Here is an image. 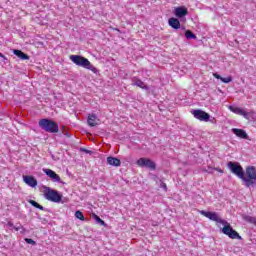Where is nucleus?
Instances as JSON below:
<instances>
[{
	"instance_id": "obj_13",
	"label": "nucleus",
	"mask_w": 256,
	"mask_h": 256,
	"mask_svg": "<svg viewBox=\"0 0 256 256\" xmlns=\"http://www.w3.org/2000/svg\"><path fill=\"white\" fill-rule=\"evenodd\" d=\"M23 181L28 185L29 187H35L37 185V179L31 175H24Z\"/></svg>"
},
{
	"instance_id": "obj_6",
	"label": "nucleus",
	"mask_w": 256,
	"mask_h": 256,
	"mask_svg": "<svg viewBox=\"0 0 256 256\" xmlns=\"http://www.w3.org/2000/svg\"><path fill=\"white\" fill-rule=\"evenodd\" d=\"M136 164L138 167H146V169H150L151 171L157 169V164L149 158H140L137 160Z\"/></svg>"
},
{
	"instance_id": "obj_10",
	"label": "nucleus",
	"mask_w": 256,
	"mask_h": 256,
	"mask_svg": "<svg viewBox=\"0 0 256 256\" xmlns=\"http://www.w3.org/2000/svg\"><path fill=\"white\" fill-rule=\"evenodd\" d=\"M228 109H230L232 113H235L236 115H241L244 117V119H249V113L237 106H229Z\"/></svg>"
},
{
	"instance_id": "obj_11",
	"label": "nucleus",
	"mask_w": 256,
	"mask_h": 256,
	"mask_svg": "<svg viewBox=\"0 0 256 256\" xmlns=\"http://www.w3.org/2000/svg\"><path fill=\"white\" fill-rule=\"evenodd\" d=\"M132 85L140 87V89H143L144 91H149V86L137 77L132 78Z\"/></svg>"
},
{
	"instance_id": "obj_4",
	"label": "nucleus",
	"mask_w": 256,
	"mask_h": 256,
	"mask_svg": "<svg viewBox=\"0 0 256 256\" xmlns=\"http://www.w3.org/2000/svg\"><path fill=\"white\" fill-rule=\"evenodd\" d=\"M38 125L46 133H59V125L49 118L40 119Z\"/></svg>"
},
{
	"instance_id": "obj_19",
	"label": "nucleus",
	"mask_w": 256,
	"mask_h": 256,
	"mask_svg": "<svg viewBox=\"0 0 256 256\" xmlns=\"http://www.w3.org/2000/svg\"><path fill=\"white\" fill-rule=\"evenodd\" d=\"M28 203L32 205V207H35L36 209H40V211H45V207L41 206V204L37 203L35 200H29Z\"/></svg>"
},
{
	"instance_id": "obj_21",
	"label": "nucleus",
	"mask_w": 256,
	"mask_h": 256,
	"mask_svg": "<svg viewBox=\"0 0 256 256\" xmlns=\"http://www.w3.org/2000/svg\"><path fill=\"white\" fill-rule=\"evenodd\" d=\"M76 219H79L80 221H85V216L83 215V212L77 210L75 212Z\"/></svg>"
},
{
	"instance_id": "obj_7",
	"label": "nucleus",
	"mask_w": 256,
	"mask_h": 256,
	"mask_svg": "<svg viewBox=\"0 0 256 256\" xmlns=\"http://www.w3.org/2000/svg\"><path fill=\"white\" fill-rule=\"evenodd\" d=\"M191 113L195 119H198V121H204V123H208L209 119H211V115L201 109L192 110Z\"/></svg>"
},
{
	"instance_id": "obj_26",
	"label": "nucleus",
	"mask_w": 256,
	"mask_h": 256,
	"mask_svg": "<svg viewBox=\"0 0 256 256\" xmlns=\"http://www.w3.org/2000/svg\"><path fill=\"white\" fill-rule=\"evenodd\" d=\"M208 122L215 125L217 123V119H215V117H212V118H209Z\"/></svg>"
},
{
	"instance_id": "obj_30",
	"label": "nucleus",
	"mask_w": 256,
	"mask_h": 256,
	"mask_svg": "<svg viewBox=\"0 0 256 256\" xmlns=\"http://www.w3.org/2000/svg\"><path fill=\"white\" fill-rule=\"evenodd\" d=\"M21 227H23V226H21V225L18 227L14 226V229H15V231H19L21 229Z\"/></svg>"
},
{
	"instance_id": "obj_12",
	"label": "nucleus",
	"mask_w": 256,
	"mask_h": 256,
	"mask_svg": "<svg viewBox=\"0 0 256 256\" xmlns=\"http://www.w3.org/2000/svg\"><path fill=\"white\" fill-rule=\"evenodd\" d=\"M232 133L236 135V137H239L240 139H249V135L243 129L232 128Z\"/></svg>"
},
{
	"instance_id": "obj_33",
	"label": "nucleus",
	"mask_w": 256,
	"mask_h": 256,
	"mask_svg": "<svg viewBox=\"0 0 256 256\" xmlns=\"http://www.w3.org/2000/svg\"><path fill=\"white\" fill-rule=\"evenodd\" d=\"M218 171H219V173H223V170H221V169H219Z\"/></svg>"
},
{
	"instance_id": "obj_31",
	"label": "nucleus",
	"mask_w": 256,
	"mask_h": 256,
	"mask_svg": "<svg viewBox=\"0 0 256 256\" xmlns=\"http://www.w3.org/2000/svg\"><path fill=\"white\" fill-rule=\"evenodd\" d=\"M8 227H15L14 225H13V222H8Z\"/></svg>"
},
{
	"instance_id": "obj_27",
	"label": "nucleus",
	"mask_w": 256,
	"mask_h": 256,
	"mask_svg": "<svg viewBox=\"0 0 256 256\" xmlns=\"http://www.w3.org/2000/svg\"><path fill=\"white\" fill-rule=\"evenodd\" d=\"M213 76L215 77V79H220V81L221 79H223V77L217 73H214Z\"/></svg>"
},
{
	"instance_id": "obj_14",
	"label": "nucleus",
	"mask_w": 256,
	"mask_h": 256,
	"mask_svg": "<svg viewBox=\"0 0 256 256\" xmlns=\"http://www.w3.org/2000/svg\"><path fill=\"white\" fill-rule=\"evenodd\" d=\"M168 24L172 29H181V22L177 18H169Z\"/></svg>"
},
{
	"instance_id": "obj_29",
	"label": "nucleus",
	"mask_w": 256,
	"mask_h": 256,
	"mask_svg": "<svg viewBox=\"0 0 256 256\" xmlns=\"http://www.w3.org/2000/svg\"><path fill=\"white\" fill-rule=\"evenodd\" d=\"M82 151H84V153H87V154L91 155V150H88V149H82Z\"/></svg>"
},
{
	"instance_id": "obj_5",
	"label": "nucleus",
	"mask_w": 256,
	"mask_h": 256,
	"mask_svg": "<svg viewBox=\"0 0 256 256\" xmlns=\"http://www.w3.org/2000/svg\"><path fill=\"white\" fill-rule=\"evenodd\" d=\"M44 197L47 201H51L52 203H61L63 199V195L59 193L57 190L51 189V187L44 186Z\"/></svg>"
},
{
	"instance_id": "obj_28",
	"label": "nucleus",
	"mask_w": 256,
	"mask_h": 256,
	"mask_svg": "<svg viewBox=\"0 0 256 256\" xmlns=\"http://www.w3.org/2000/svg\"><path fill=\"white\" fill-rule=\"evenodd\" d=\"M0 57L4 60L7 61V57H5V55H3V53L0 52Z\"/></svg>"
},
{
	"instance_id": "obj_25",
	"label": "nucleus",
	"mask_w": 256,
	"mask_h": 256,
	"mask_svg": "<svg viewBox=\"0 0 256 256\" xmlns=\"http://www.w3.org/2000/svg\"><path fill=\"white\" fill-rule=\"evenodd\" d=\"M160 187L162 189H164V191H167V184H165V182H163V180H160Z\"/></svg>"
},
{
	"instance_id": "obj_15",
	"label": "nucleus",
	"mask_w": 256,
	"mask_h": 256,
	"mask_svg": "<svg viewBox=\"0 0 256 256\" xmlns=\"http://www.w3.org/2000/svg\"><path fill=\"white\" fill-rule=\"evenodd\" d=\"M108 165H112L113 167H121V160L119 158H115L113 156H109L107 158Z\"/></svg>"
},
{
	"instance_id": "obj_22",
	"label": "nucleus",
	"mask_w": 256,
	"mask_h": 256,
	"mask_svg": "<svg viewBox=\"0 0 256 256\" xmlns=\"http://www.w3.org/2000/svg\"><path fill=\"white\" fill-rule=\"evenodd\" d=\"M94 219H95L96 223H99L100 225H105V221H103V219H101V217L97 216V214H94Z\"/></svg>"
},
{
	"instance_id": "obj_23",
	"label": "nucleus",
	"mask_w": 256,
	"mask_h": 256,
	"mask_svg": "<svg viewBox=\"0 0 256 256\" xmlns=\"http://www.w3.org/2000/svg\"><path fill=\"white\" fill-rule=\"evenodd\" d=\"M221 81H222V83H231V81H233V77H231V76H228L226 78L222 77Z\"/></svg>"
},
{
	"instance_id": "obj_9",
	"label": "nucleus",
	"mask_w": 256,
	"mask_h": 256,
	"mask_svg": "<svg viewBox=\"0 0 256 256\" xmlns=\"http://www.w3.org/2000/svg\"><path fill=\"white\" fill-rule=\"evenodd\" d=\"M45 175H47V177H49L52 181H54V183H61V177L58 176L57 173H55V171L51 170V169H43Z\"/></svg>"
},
{
	"instance_id": "obj_32",
	"label": "nucleus",
	"mask_w": 256,
	"mask_h": 256,
	"mask_svg": "<svg viewBox=\"0 0 256 256\" xmlns=\"http://www.w3.org/2000/svg\"><path fill=\"white\" fill-rule=\"evenodd\" d=\"M51 157H52V159H53L54 161H56L55 155L52 154Z\"/></svg>"
},
{
	"instance_id": "obj_1",
	"label": "nucleus",
	"mask_w": 256,
	"mask_h": 256,
	"mask_svg": "<svg viewBox=\"0 0 256 256\" xmlns=\"http://www.w3.org/2000/svg\"><path fill=\"white\" fill-rule=\"evenodd\" d=\"M228 168L231 173L236 175L244 182L245 187H253L256 183V168L255 166L246 167V172L243 170V166L239 162H228Z\"/></svg>"
},
{
	"instance_id": "obj_24",
	"label": "nucleus",
	"mask_w": 256,
	"mask_h": 256,
	"mask_svg": "<svg viewBox=\"0 0 256 256\" xmlns=\"http://www.w3.org/2000/svg\"><path fill=\"white\" fill-rule=\"evenodd\" d=\"M25 242L28 243V245H36V242L31 238H26Z\"/></svg>"
},
{
	"instance_id": "obj_18",
	"label": "nucleus",
	"mask_w": 256,
	"mask_h": 256,
	"mask_svg": "<svg viewBox=\"0 0 256 256\" xmlns=\"http://www.w3.org/2000/svg\"><path fill=\"white\" fill-rule=\"evenodd\" d=\"M242 219L243 221H246V223H251L252 225H256V217L243 214Z\"/></svg>"
},
{
	"instance_id": "obj_3",
	"label": "nucleus",
	"mask_w": 256,
	"mask_h": 256,
	"mask_svg": "<svg viewBox=\"0 0 256 256\" xmlns=\"http://www.w3.org/2000/svg\"><path fill=\"white\" fill-rule=\"evenodd\" d=\"M70 61L74 63V65H77L78 67H83L84 69H88L89 71H92V73H99V70L91 62L89 59L81 56V55H70L69 56Z\"/></svg>"
},
{
	"instance_id": "obj_8",
	"label": "nucleus",
	"mask_w": 256,
	"mask_h": 256,
	"mask_svg": "<svg viewBox=\"0 0 256 256\" xmlns=\"http://www.w3.org/2000/svg\"><path fill=\"white\" fill-rule=\"evenodd\" d=\"M174 15L178 17V19H182V17L189 15V10L185 6L176 7L174 9Z\"/></svg>"
},
{
	"instance_id": "obj_20",
	"label": "nucleus",
	"mask_w": 256,
	"mask_h": 256,
	"mask_svg": "<svg viewBox=\"0 0 256 256\" xmlns=\"http://www.w3.org/2000/svg\"><path fill=\"white\" fill-rule=\"evenodd\" d=\"M185 37L186 39H197V36L191 30L185 32Z\"/></svg>"
},
{
	"instance_id": "obj_2",
	"label": "nucleus",
	"mask_w": 256,
	"mask_h": 256,
	"mask_svg": "<svg viewBox=\"0 0 256 256\" xmlns=\"http://www.w3.org/2000/svg\"><path fill=\"white\" fill-rule=\"evenodd\" d=\"M200 215L207 217V219H210V221H215L216 223H221L224 225L222 228V233L227 235L230 239H243L241 235H239L238 232L231 227V224H228L227 221L223 220L217 212L201 210Z\"/></svg>"
},
{
	"instance_id": "obj_16",
	"label": "nucleus",
	"mask_w": 256,
	"mask_h": 256,
	"mask_svg": "<svg viewBox=\"0 0 256 256\" xmlns=\"http://www.w3.org/2000/svg\"><path fill=\"white\" fill-rule=\"evenodd\" d=\"M98 121H99V119H97V115H95V114L88 115L87 123L90 127H95L97 125Z\"/></svg>"
},
{
	"instance_id": "obj_17",
	"label": "nucleus",
	"mask_w": 256,
	"mask_h": 256,
	"mask_svg": "<svg viewBox=\"0 0 256 256\" xmlns=\"http://www.w3.org/2000/svg\"><path fill=\"white\" fill-rule=\"evenodd\" d=\"M13 53H14V55H16V57H19V59H22V61L29 60V55L25 54V52H23L21 50L14 49Z\"/></svg>"
}]
</instances>
